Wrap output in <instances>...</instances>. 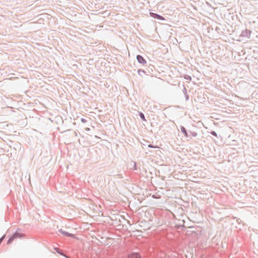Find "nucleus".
I'll return each instance as SVG.
<instances>
[{"label":"nucleus","mask_w":258,"mask_h":258,"mask_svg":"<svg viewBox=\"0 0 258 258\" xmlns=\"http://www.w3.org/2000/svg\"><path fill=\"white\" fill-rule=\"evenodd\" d=\"M149 14H150V16L154 19H157V20H159L160 21H165V19L164 17H163V16H162L158 14L154 13L153 12H150Z\"/></svg>","instance_id":"nucleus-1"},{"label":"nucleus","mask_w":258,"mask_h":258,"mask_svg":"<svg viewBox=\"0 0 258 258\" xmlns=\"http://www.w3.org/2000/svg\"><path fill=\"white\" fill-rule=\"evenodd\" d=\"M251 33V31L248 29H245L242 31L240 36L243 37L250 38Z\"/></svg>","instance_id":"nucleus-2"},{"label":"nucleus","mask_w":258,"mask_h":258,"mask_svg":"<svg viewBox=\"0 0 258 258\" xmlns=\"http://www.w3.org/2000/svg\"><path fill=\"white\" fill-rule=\"evenodd\" d=\"M127 258H142V256L139 252H132L127 255Z\"/></svg>","instance_id":"nucleus-3"},{"label":"nucleus","mask_w":258,"mask_h":258,"mask_svg":"<svg viewBox=\"0 0 258 258\" xmlns=\"http://www.w3.org/2000/svg\"><path fill=\"white\" fill-rule=\"evenodd\" d=\"M58 232L61 233L63 236L69 237H72L74 238L75 237V235L74 234L69 233L68 232H67L66 231L63 230L62 229H60L58 230Z\"/></svg>","instance_id":"nucleus-4"},{"label":"nucleus","mask_w":258,"mask_h":258,"mask_svg":"<svg viewBox=\"0 0 258 258\" xmlns=\"http://www.w3.org/2000/svg\"><path fill=\"white\" fill-rule=\"evenodd\" d=\"M136 58H137V59L138 62L144 65V64H146L147 62L145 59L141 55H140V54L137 55L136 56Z\"/></svg>","instance_id":"nucleus-5"},{"label":"nucleus","mask_w":258,"mask_h":258,"mask_svg":"<svg viewBox=\"0 0 258 258\" xmlns=\"http://www.w3.org/2000/svg\"><path fill=\"white\" fill-rule=\"evenodd\" d=\"M180 127L181 132L184 135V136L186 138L189 137V135H188L186 128L182 125H181Z\"/></svg>","instance_id":"nucleus-6"},{"label":"nucleus","mask_w":258,"mask_h":258,"mask_svg":"<svg viewBox=\"0 0 258 258\" xmlns=\"http://www.w3.org/2000/svg\"><path fill=\"white\" fill-rule=\"evenodd\" d=\"M14 236H15V237L16 238H21L23 236V234L19 233L17 231H16L13 234Z\"/></svg>","instance_id":"nucleus-7"},{"label":"nucleus","mask_w":258,"mask_h":258,"mask_svg":"<svg viewBox=\"0 0 258 258\" xmlns=\"http://www.w3.org/2000/svg\"><path fill=\"white\" fill-rule=\"evenodd\" d=\"M15 238H16L15 237V236H14L13 235H11V237L9 238V239L7 241V244H10L11 243H12V242L14 241V240Z\"/></svg>","instance_id":"nucleus-8"},{"label":"nucleus","mask_w":258,"mask_h":258,"mask_svg":"<svg viewBox=\"0 0 258 258\" xmlns=\"http://www.w3.org/2000/svg\"><path fill=\"white\" fill-rule=\"evenodd\" d=\"M139 115L140 117V118H141L142 120H143V121H147V120L145 118V116L144 114V113L142 112H139Z\"/></svg>","instance_id":"nucleus-9"},{"label":"nucleus","mask_w":258,"mask_h":258,"mask_svg":"<svg viewBox=\"0 0 258 258\" xmlns=\"http://www.w3.org/2000/svg\"><path fill=\"white\" fill-rule=\"evenodd\" d=\"M189 133L193 137H196L198 135L197 133L196 132H192L190 131H189Z\"/></svg>","instance_id":"nucleus-10"},{"label":"nucleus","mask_w":258,"mask_h":258,"mask_svg":"<svg viewBox=\"0 0 258 258\" xmlns=\"http://www.w3.org/2000/svg\"><path fill=\"white\" fill-rule=\"evenodd\" d=\"M210 134L213 135V136H215L216 137H218L217 134L216 132L214 131H212L210 132Z\"/></svg>","instance_id":"nucleus-11"},{"label":"nucleus","mask_w":258,"mask_h":258,"mask_svg":"<svg viewBox=\"0 0 258 258\" xmlns=\"http://www.w3.org/2000/svg\"><path fill=\"white\" fill-rule=\"evenodd\" d=\"M141 72H143V73H144V74L145 73V71L144 70L139 69L138 70V73L139 75H141V76L142 75L141 74Z\"/></svg>","instance_id":"nucleus-12"},{"label":"nucleus","mask_w":258,"mask_h":258,"mask_svg":"<svg viewBox=\"0 0 258 258\" xmlns=\"http://www.w3.org/2000/svg\"><path fill=\"white\" fill-rule=\"evenodd\" d=\"M148 147L149 148H158V147H157V146H154V145H152V144H149V145H148Z\"/></svg>","instance_id":"nucleus-13"},{"label":"nucleus","mask_w":258,"mask_h":258,"mask_svg":"<svg viewBox=\"0 0 258 258\" xmlns=\"http://www.w3.org/2000/svg\"><path fill=\"white\" fill-rule=\"evenodd\" d=\"M134 167H133L134 170H137V169H138L137 168V163L136 162H134Z\"/></svg>","instance_id":"nucleus-14"},{"label":"nucleus","mask_w":258,"mask_h":258,"mask_svg":"<svg viewBox=\"0 0 258 258\" xmlns=\"http://www.w3.org/2000/svg\"><path fill=\"white\" fill-rule=\"evenodd\" d=\"M185 79L189 81L191 80V77L188 75H186L185 77Z\"/></svg>","instance_id":"nucleus-15"},{"label":"nucleus","mask_w":258,"mask_h":258,"mask_svg":"<svg viewBox=\"0 0 258 258\" xmlns=\"http://www.w3.org/2000/svg\"><path fill=\"white\" fill-rule=\"evenodd\" d=\"M183 92L184 95H185L186 94H187L186 89L185 87L184 86H183Z\"/></svg>","instance_id":"nucleus-16"},{"label":"nucleus","mask_w":258,"mask_h":258,"mask_svg":"<svg viewBox=\"0 0 258 258\" xmlns=\"http://www.w3.org/2000/svg\"><path fill=\"white\" fill-rule=\"evenodd\" d=\"M185 96V100L186 101L188 100H189V96L187 94H186L185 95H184Z\"/></svg>","instance_id":"nucleus-17"},{"label":"nucleus","mask_w":258,"mask_h":258,"mask_svg":"<svg viewBox=\"0 0 258 258\" xmlns=\"http://www.w3.org/2000/svg\"><path fill=\"white\" fill-rule=\"evenodd\" d=\"M81 122H82L83 123H85V122L87 121L86 119H85V118H82L81 119Z\"/></svg>","instance_id":"nucleus-18"},{"label":"nucleus","mask_w":258,"mask_h":258,"mask_svg":"<svg viewBox=\"0 0 258 258\" xmlns=\"http://www.w3.org/2000/svg\"><path fill=\"white\" fill-rule=\"evenodd\" d=\"M57 251V252L58 253H59V254H60V255H63V256H64V257H66V256L64 254H63L62 253V252H60V251Z\"/></svg>","instance_id":"nucleus-19"},{"label":"nucleus","mask_w":258,"mask_h":258,"mask_svg":"<svg viewBox=\"0 0 258 258\" xmlns=\"http://www.w3.org/2000/svg\"><path fill=\"white\" fill-rule=\"evenodd\" d=\"M5 235H4L1 238H0V240H1V242H3L4 239L5 238Z\"/></svg>","instance_id":"nucleus-20"},{"label":"nucleus","mask_w":258,"mask_h":258,"mask_svg":"<svg viewBox=\"0 0 258 258\" xmlns=\"http://www.w3.org/2000/svg\"><path fill=\"white\" fill-rule=\"evenodd\" d=\"M5 235H4L1 238H0V240H1V242H3L4 239L5 238Z\"/></svg>","instance_id":"nucleus-21"},{"label":"nucleus","mask_w":258,"mask_h":258,"mask_svg":"<svg viewBox=\"0 0 258 258\" xmlns=\"http://www.w3.org/2000/svg\"><path fill=\"white\" fill-rule=\"evenodd\" d=\"M5 235H4L1 238H0V240H1V242H3L4 239L5 238Z\"/></svg>","instance_id":"nucleus-22"},{"label":"nucleus","mask_w":258,"mask_h":258,"mask_svg":"<svg viewBox=\"0 0 258 258\" xmlns=\"http://www.w3.org/2000/svg\"><path fill=\"white\" fill-rule=\"evenodd\" d=\"M5 235H4L1 238H0V240H1V242H3L4 239L5 238Z\"/></svg>","instance_id":"nucleus-23"},{"label":"nucleus","mask_w":258,"mask_h":258,"mask_svg":"<svg viewBox=\"0 0 258 258\" xmlns=\"http://www.w3.org/2000/svg\"><path fill=\"white\" fill-rule=\"evenodd\" d=\"M237 222H238V224H240L241 220L239 219H238L237 220Z\"/></svg>","instance_id":"nucleus-24"},{"label":"nucleus","mask_w":258,"mask_h":258,"mask_svg":"<svg viewBox=\"0 0 258 258\" xmlns=\"http://www.w3.org/2000/svg\"><path fill=\"white\" fill-rule=\"evenodd\" d=\"M219 29V28L216 27V31H218Z\"/></svg>","instance_id":"nucleus-25"},{"label":"nucleus","mask_w":258,"mask_h":258,"mask_svg":"<svg viewBox=\"0 0 258 258\" xmlns=\"http://www.w3.org/2000/svg\"><path fill=\"white\" fill-rule=\"evenodd\" d=\"M86 131H89V130H90V128H86Z\"/></svg>","instance_id":"nucleus-26"},{"label":"nucleus","mask_w":258,"mask_h":258,"mask_svg":"<svg viewBox=\"0 0 258 258\" xmlns=\"http://www.w3.org/2000/svg\"><path fill=\"white\" fill-rule=\"evenodd\" d=\"M0 241H1V240H0ZM2 243L1 241H0V244Z\"/></svg>","instance_id":"nucleus-27"},{"label":"nucleus","mask_w":258,"mask_h":258,"mask_svg":"<svg viewBox=\"0 0 258 258\" xmlns=\"http://www.w3.org/2000/svg\"><path fill=\"white\" fill-rule=\"evenodd\" d=\"M257 19H258V17H257Z\"/></svg>","instance_id":"nucleus-28"}]
</instances>
